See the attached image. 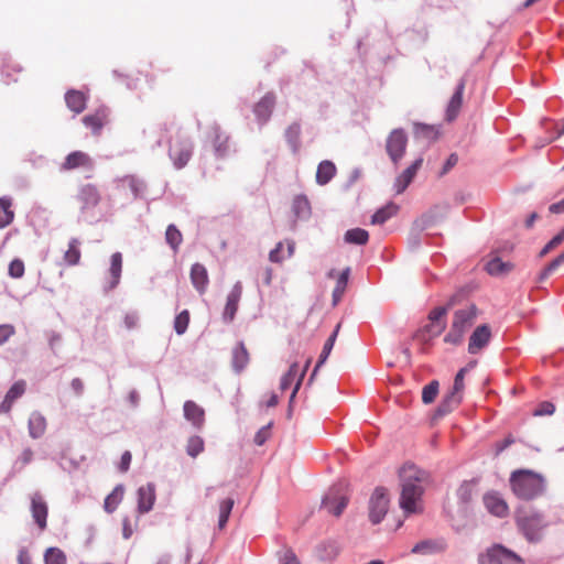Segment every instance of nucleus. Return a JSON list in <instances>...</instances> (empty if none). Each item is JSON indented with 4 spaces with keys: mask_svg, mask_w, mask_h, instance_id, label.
I'll return each mask as SVG.
<instances>
[{
    "mask_svg": "<svg viewBox=\"0 0 564 564\" xmlns=\"http://www.w3.org/2000/svg\"><path fill=\"white\" fill-rule=\"evenodd\" d=\"M400 507L406 514L422 512L423 473L413 465H405L400 470Z\"/></svg>",
    "mask_w": 564,
    "mask_h": 564,
    "instance_id": "f257e3e1",
    "label": "nucleus"
},
{
    "mask_svg": "<svg viewBox=\"0 0 564 564\" xmlns=\"http://www.w3.org/2000/svg\"><path fill=\"white\" fill-rule=\"evenodd\" d=\"M509 484L512 494L524 501L541 497L546 489L545 477L531 469H516L510 474Z\"/></svg>",
    "mask_w": 564,
    "mask_h": 564,
    "instance_id": "f03ea898",
    "label": "nucleus"
},
{
    "mask_svg": "<svg viewBox=\"0 0 564 564\" xmlns=\"http://www.w3.org/2000/svg\"><path fill=\"white\" fill-rule=\"evenodd\" d=\"M516 525L530 543L540 542L543 531L547 528L544 516L535 510H519L516 514Z\"/></svg>",
    "mask_w": 564,
    "mask_h": 564,
    "instance_id": "7ed1b4c3",
    "label": "nucleus"
},
{
    "mask_svg": "<svg viewBox=\"0 0 564 564\" xmlns=\"http://www.w3.org/2000/svg\"><path fill=\"white\" fill-rule=\"evenodd\" d=\"M477 314L478 310L475 304L457 310L453 315L452 325L444 337V341L454 346L462 344L465 334L474 325Z\"/></svg>",
    "mask_w": 564,
    "mask_h": 564,
    "instance_id": "20e7f679",
    "label": "nucleus"
},
{
    "mask_svg": "<svg viewBox=\"0 0 564 564\" xmlns=\"http://www.w3.org/2000/svg\"><path fill=\"white\" fill-rule=\"evenodd\" d=\"M193 154V144L187 135L182 131H177L171 139L169 144V156L173 161L176 169L184 167L191 160Z\"/></svg>",
    "mask_w": 564,
    "mask_h": 564,
    "instance_id": "39448f33",
    "label": "nucleus"
},
{
    "mask_svg": "<svg viewBox=\"0 0 564 564\" xmlns=\"http://www.w3.org/2000/svg\"><path fill=\"white\" fill-rule=\"evenodd\" d=\"M390 499L384 488L375 489L369 501V519L373 524L382 521L389 509Z\"/></svg>",
    "mask_w": 564,
    "mask_h": 564,
    "instance_id": "423d86ee",
    "label": "nucleus"
},
{
    "mask_svg": "<svg viewBox=\"0 0 564 564\" xmlns=\"http://www.w3.org/2000/svg\"><path fill=\"white\" fill-rule=\"evenodd\" d=\"M408 138L402 129H394L387 139V152L394 164L403 158L406 149Z\"/></svg>",
    "mask_w": 564,
    "mask_h": 564,
    "instance_id": "0eeeda50",
    "label": "nucleus"
},
{
    "mask_svg": "<svg viewBox=\"0 0 564 564\" xmlns=\"http://www.w3.org/2000/svg\"><path fill=\"white\" fill-rule=\"evenodd\" d=\"M80 212H86L95 208L101 200V195L98 187L94 184H85L78 188L75 197Z\"/></svg>",
    "mask_w": 564,
    "mask_h": 564,
    "instance_id": "6e6552de",
    "label": "nucleus"
},
{
    "mask_svg": "<svg viewBox=\"0 0 564 564\" xmlns=\"http://www.w3.org/2000/svg\"><path fill=\"white\" fill-rule=\"evenodd\" d=\"M110 110L106 106L98 107L94 112L83 117V124L91 130L96 137L100 135L101 130L109 123Z\"/></svg>",
    "mask_w": 564,
    "mask_h": 564,
    "instance_id": "1a4fd4ad",
    "label": "nucleus"
},
{
    "mask_svg": "<svg viewBox=\"0 0 564 564\" xmlns=\"http://www.w3.org/2000/svg\"><path fill=\"white\" fill-rule=\"evenodd\" d=\"M94 161L90 155L84 151H73L66 155L64 162L61 164L62 171H72L76 169L91 170Z\"/></svg>",
    "mask_w": 564,
    "mask_h": 564,
    "instance_id": "9d476101",
    "label": "nucleus"
},
{
    "mask_svg": "<svg viewBox=\"0 0 564 564\" xmlns=\"http://www.w3.org/2000/svg\"><path fill=\"white\" fill-rule=\"evenodd\" d=\"M122 272V254L120 252H115L110 257V268L108 270V274L105 279L104 291L109 292L115 290L120 282Z\"/></svg>",
    "mask_w": 564,
    "mask_h": 564,
    "instance_id": "9b49d317",
    "label": "nucleus"
},
{
    "mask_svg": "<svg viewBox=\"0 0 564 564\" xmlns=\"http://www.w3.org/2000/svg\"><path fill=\"white\" fill-rule=\"evenodd\" d=\"M311 364V359H307L303 370L300 372L299 370V364L295 361L293 362L291 366H290V369L289 371L282 377L281 379V383H280V389L282 391H285L286 389L290 388V386L292 384V382L295 380V378L297 377V380H296V383H295V387H294V390L292 392V395H291V400L295 397L296 392L299 391L300 387H301V383H302V380L305 376V372Z\"/></svg>",
    "mask_w": 564,
    "mask_h": 564,
    "instance_id": "f8f14e48",
    "label": "nucleus"
},
{
    "mask_svg": "<svg viewBox=\"0 0 564 564\" xmlns=\"http://www.w3.org/2000/svg\"><path fill=\"white\" fill-rule=\"evenodd\" d=\"M31 513L40 530H45L47 525L48 507L39 492H35L31 497Z\"/></svg>",
    "mask_w": 564,
    "mask_h": 564,
    "instance_id": "ddd939ff",
    "label": "nucleus"
},
{
    "mask_svg": "<svg viewBox=\"0 0 564 564\" xmlns=\"http://www.w3.org/2000/svg\"><path fill=\"white\" fill-rule=\"evenodd\" d=\"M491 338V330L488 325H480L475 328L469 337L468 351L469 354H478L485 348Z\"/></svg>",
    "mask_w": 564,
    "mask_h": 564,
    "instance_id": "4468645a",
    "label": "nucleus"
},
{
    "mask_svg": "<svg viewBox=\"0 0 564 564\" xmlns=\"http://www.w3.org/2000/svg\"><path fill=\"white\" fill-rule=\"evenodd\" d=\"M484 505L492 516L505 518L509 513L508 503L498 492H487L484 496Z\"/></svg>",
    "mask_w": 564,
    "mask_h": 564,
    "instance_id": "2eb2a0df",
    "label": "nucleus"
},
{
    "mask_svg": "<svg viewBox=\"0 0 564 564\" xmlns=\"http://www.w3.org/2000/svg\"><path fill=\"white\" fill-rule=\"evenodd\" d=\"M347 505L348 498L338 491H330L322 501V508L335 517H339Z\"/></svg>",
    "mask_w": 564,
    "mask_h": 564,
    "instance_id": "dca6fc26",
    "label": "nucleus"
},
{
    "mask_svg": "<svg viewBox=\"0 0 564 564\" xmlns=\"http://www.w3.org/2000/svg\"><path fill=\"white\" fill-rule=\"evenodd\" d=\"M422 164L423 158L420 156L395 178L394 188L397 194H402L406 189V187L415 177L417 171L421 169Z\"/></svg>",
    "mask_w": 564,
    "mask_h": 564,
    "instance_id": "f3484780",
    "label": "nucleus"
},
{
    "mask_svg": "<svg viewBox=\"0 0 564 564\" xmlns=\"http://www.w3.org/2000/svg\"><path fill=\"white\" fill-rule=\"evenodd\" d=\"M184 417L192 423V425L200 430L205 423V411L194 401H186L183 406Z\"/></svg>",
    "mask_w": 564,
    "mask_h": 564,
    "instance_id": "a211bd4d",
    "label": "nucleus"
},
{
    "mask_svg": "<svg viewBox=\"0 0 564 564\" xmlns=\"http://www.w3.org/2000/svg\"><path fill=\"white\" fill-rule=\"evenodd\" d=\"M250 361V354L242 341L236 344L231 350V367L236 373L242 372Z\"/></svg>",
    "mask_w": 564,
    "mask_h": 564,
    "instance_id": "6ab92c4d",
    "label": "nucleus"
},
{
    "mask_svg": "<svg viewBox=\"0 0 564 564\" xmlns=\"http://www.w3.org/2000/svg\"><path fill=\"white\" fill-rule=\"evenodd\" d=\"M242 295V285L240 282H237L227 296L226 306L224 310V318L228 322H231L237 313L238 303Z\"/></svg>",
    "mask_w": 564,
    "mask_h": 564,
    "instance_id": "aec40b11",
    "label": "nucleus"
},
{
    "mask_svg": "<svg viewBox=\"0 0 564 564\" xmlns=\"http://www.w3.org/2000/svg\"><path fill=\"white\" fill-rule=\"evenodd\" d=\"M26 383L24 380L15 381L7 392L3 401L0 403V413L10 412L15 400L21 398L25 392Z\"/></svg>",
    "mask_w": 564,
    "mask_h": 564,
    "instance_id": "412c9836",
    "label": "nucleus"
},
{
    "mask_svg": "<svg viewBox=\"0 0 564 564\" xmlns=\"http://www.w3.org/2000/svg\"><path fill=\"white\" fill-rule=\"evenodd\" d=\"M275 105V96L272 93L264 95L254 106V113L259 121L265 122L270 118Z\"/></svg>",
    "mask_w": 564,
    "mask_h": 564,
    "instance_id": "4be33fe9",
    "label": "nucleus"
},
{
    "mask_svg": "<svg viewBox=\"0 0 564 564\" xmlns=\"http://www.w3.org/2000/svg\"><path fill=\"white\" fill-rule=\"evenodd\" d=\"M465 90V80L462 79L456 88V91L452 96L447 109H446V119L448 121H453L459 113V110L463 105V94Z\"/></svg>",
    "mask_w": 564,
    "mask_h": 564,
    "instance_id": "5701e85b",
    "label": "nucleus"
},
{
    "mask_svg": "<svg viewBox=\"0 0 564 564\" xmlns=\"http://www.w3.org/2000/svg\"><path fill=\"white\" fill-rule=\"evenodd\" d=\"M446 547L444 540H423L416 543L411 552L414 554L430 555L443 552Z\"/></svg>",
    "mask_w": 564,
    "mask_h": 564,
    "instance_id": "b1692460",
    "label": "nucleus"
},
{
    "mask_svg": "<svg viewBox=\"0 0 564 564\" xmlns=\"http://www.w3.org/2000/svg\"><path fill=\"white\" fill-rule=\"evenodd\" d=\"M191 281L194 288L199 292L204 293L208 285V274L206 268L200 263H195L191 269Z\"/></svg>",
    "mask_w": 564,
    "mask_h": 564,
    "instance_id": "393cba45",
    "label": "nucleus"
},
{
    "mask_svg": "<svg viewBox=\"0 0 564 564\" xmlns=\"http://www.w3.org/2000/svg\"><path fill=\"white\" fill-rule=\"evenodd\" d=\"M155 501L154 488L151 485L140 487L138 490V509L141 513L149 512Z\"/></svg>",
    "mask_w": 564,
    "mask_h": 564,
    "instance_id": "a878e982",
    "label": "nucleus"
},
{
    "mask_svg": "<svg viewBox=\"0 0 564 564\" xmlns=\"http://www.w3.org/2000/svg\"><path fill=\"white\" fill-rule=\"evenodd\" d=\"M67 107L75 113H80L86 108V96L79 90H69L65 95Z\"/></svg>",
    "mask_w": 564,
    "mask_h": 564,
    "instance_id": "bb28decb",
    "label": "nucleus"
},
{
    "mask_svg": "<svg viewBox=\"0 0 564 564\" xmlns=\"http://www.w3.org/2000/svg\"><path fill=\"white\" fill-rule=\"evenodd\" d=\"M463 401V398L453 392H448L436 409V414L444 416L455 410Z\"/></svg>",
    "mask_w": 564,
    "mask_h": 564,
    "instance_id": "cd10ccee",
    "label": "nucleus"
},
{
    "mask_svg": "<svg viewBox=\"0 0 564 564\" xmlns=\"http://www.w3.org/2000/svg\"><path fill=\"white\" fill-rule=\"evenodd\" d=\"M486 270L490 275L501 276L510 273L513 270V264L496 257L487 262Z\"/></svg>",
    "mask_w": 564,
    "mask_h": 564,
    "instance_id": "c85d7f7f",
    "label": "nucleus"
},
{
    "mask_svg": "<svg viewBox=\"0 0 564 564\" xmlns=\"http://www.w3.org/2000/svg\"><path fill=\"white\" fill-rule=\"evenodd\" d=\"M12 198H0V229L8 227L14 219V210L12 209Z\"/></svg>",
    "mask_w": 564,
    "mask_h": 564,
    "instance_id": "c756f323",
    "label": "nucleus"
},
{
    "mask_svg": "<svg viewBox=\"0 0 564 564\" xmlns=\"http://www.w3.org/2000/svg\"><path fill=\"white\" fill-rule=\"evenodd\" d=\"M124 495V487L118 485L106 497L104 502V509L107 513H112L118 506L121 503Z\"/></svg>",
    "mask_w": 564,
    "mask_h": 564,
    "instance_id": "7c9ffc66",
    "label": "nucleus"
},
{
    "mask_svg": "<svg viewBox=\"0 0 564 564\" xmlns=\"http://www.w3.org/2000/svg\"><path fill=\"white\" fill-rule=\"evenodd\" d=\"M213 142L216 154L224 158L229 151V138L220 131L219 127L213 128Z\"/></svg>",
    "mask_w": 564,
    "mask_h": 564,
    "instance_id": "2f4dec72",
    "label": "nucleus"
},
{
    "mask_svg": "<svg viewBox=\"0 0 564 564\" xmlns=\"http://www.w3.org/2000/svg\"><path fill=\"white\" fill-rule=\"evenodd\" d=\"M336 173V166L330 161H322L318 164L317 171H316V182L319 185L327 184L335 175Z\"/></svg>",
    "mask_w": 564,
    "mask_h": 564,
    "instance_id": "473e14b6",
    "label": "nucleus"
},
{
    "mask_svg": "<svg viewBox=\"0 0 564 564\" xmlns=\"http://www.w3.org/2000/svg\"><path fill=\"white\" fill-rule=\"evenodd\" d=\"M45 430H46L45 417L39 412L32 413L29 419L30 435L33 438L41 437L45 433Z\"/></svg>",
    "mask_w": 564,
    "mask_h": 564,
    "instance_id": "72a5a7b5",
    "label": "nucleus"
},
{
    "mask_svg": "<svg viewBox=\"0 0 564 564\" xmlns=\"http://www.w3.org/2000/svg\"><path fill=\"white\" fill-rule=\"evenodd\" d=\"M349 274H350V269L346 268L345 270H343L340 272L339 276L337 278L336 285L333 290V305L334 306L340 302V300L347 289Z\"/></svg>",
    "mask_w": 564,
    "mask_h": 564,
    "instance_id": "f704fd0d",
    "label": "nucleus"
},
{
    "mask_svg": "<svg viewBox=\"0 0 564 564\" xmlns=\"http://www.w3.org/2000/svg\"><path fill=\"white\" fill-rule=\"evenodd\" d=\"M340 328V323L337 324L336 328L334 329L333 334L328 337L326 343L324 344L323 350L319 355L318 361L313 370L312 377H314L318 370V368L327 360L328 356L330 355V351L334 347V344L336 341L338 332Z\"/></svg>",
    "mask_w": 564,
    "mask_h": 564,
    "instance_id": "c9c22d12",
    "label": "nucleus"
},
{
    "mask_svg": "<svg viewBox=\"0 0 564 564\" xmlns=\"http://www.w3.org/2000/svg\"><path fill=\"white\" fill-rule=\"evenodd\" d=\"M399 210V207L393 204L389 203L382 208L378 209L371 218V224L373 225H381L384 224L388 219H390L392 216H394Z\"/></svg>",
    "mask_w": 564,
    "mask_h": 564,
    "instance_id": "e433bc0d",
    "label": "nucleus"
},
{
    "mask_svg": "<svg viewBox=\"0 0 564 564\" xmlns=\"http://www.w3.org/2000/svg\"><path fill=\"white\" fill-rule=\"evenodd\" d=\"M344 240L346 243L364 246L369 240V234L361 228L349 229L345 232Z\"/></svg>",
    "mask_w": 564,
    "mask_h": 564,
    "instance_id": "4c0bfd02",
    "label": "nucleus"
},
{
    "mask_svg": "<svg viewBox=\"0 0 564 564\" xmlns=\"http://www.w3.org/2000/svg\"><path fill=\"white\" fill-rule=\"evenodd\" d=\"M292 210L296 218L308 217L311 214V205L308 199L303 195L294 197L292 203Z\"/></svg>",
    "mask_w": 564,
    "mask_h": 564,
    "instance_id": "58836bf2",
    "label": "nucleus"
},
{
    "mask_svg": "<svg viewBox=\"0 0 564 564\" xmlns=\"http://www.w3.org/2000/svg\"><path fill=\"white\" fill-rule=\"evenodd\" d=\"M80 241L77 238H72L68 242V249L64 253V260L68 265H76L80 260Z\"/></svg>",
    "mask_w": 564,
    "mask_h": 564,
    "instance_id": "ea45409f",
    "label": "nucleus"
},
{
    "mask_svg": "<svg viewBox=\"0 0 564 564\" xmlns=\"http://www.w3.org/2000/svg\"><path fill=\"white\" fill-rule=\"evenodd\" d=\"M503 555L500 544L494 545L490 547L485 555H481L480 557V564H503L502 557Z\"/></svg>",
    "mask_w": 564,
    "mask_h": 564,
    "instance_id": "a19ab883",
    "label": "nucleus"
},
{
    "mask_svg": "<svg viewBox=\"0 0 564 564\" xmlns=\"http://www.w3.org/2000/svg\"><path fill=\"white\" fill-rule=\"evenodd\" d=\"M45 564H66V555L58 547H48L44 554Z\"/></svg>",
    "mask_w": 564,
    "mask_h": 564,
    "instance_id": "79ce46f5",
    "label": "nucleus"
},
{
    "mask_svg": "<svg viewBox=\"0 0 564 564\" xmlns=\"http://www.w3.org/2000/svg\"><path fill=\"white\" fill-rule=\"evenodd\" d=\"M165 239L171 248L176 251L183 241V236L174 225H169L165 231Z\"/></svg>",
    "mask_w": 564,
    "mask_h": 564,
    "instance_id": "37998d69",
    "label": "nucleus"
},
{
    "mask_svg": "<svg viewBox=\"0 0 564 564\" xmlns=\"http://www.w3.org/2000/svg\"><path fill=\"white\" fill-rule=\"evenodd\" d=\"M234 499L231 498H227V499H224L220 505H219V520H218V527L219 529H224L227 521H228V518L230 516V512L232 510V507H234Z\"/></svg>",
    "mask_w": 564,
    "mask_h": 564,
    "instance_id": "c03bdc74",
    "label": "nucleus"
},
{
    "mask_svg": "<svg viewBox=\"0 0 564 564\" xmlns=\"http://www.w3.org/2000/svg\"><path fill=\"white\" fill-rule=\"evenodd\" d=\"M458 296L459 294H455L448 300L446 306H438L432 310L430 312L429 318L432 322L441 321L446 315L447 311L457 303Z\"/></svg>",
    "mask_w": 564,
    "mask_h": 564,
    "instance_id": "a18cd8bd",
    "label": "nucleus"
},
{
    "mask_svg": "<svg viewBox=\"0 0 564 564\" xmlns=\"http://www.w3.org/2000/svg\"><path fill=\"white\" fill-rule=\"evenodd\" d=\"M204 451V440L200 436H191L186 444V453L191 457H196Z\"/></svg>",
    "mask_w": 564,
    "mask_h": 564,
    "instance_id": "49530a36",
    "label": "nucleus"
},
{
    "mask_svg": "<svg viewBox=\"0 0 564 564\" xmlns=\"http://www.w3.org/2000/svg\"><path fill=\"white\" fill-rule=\"evenodd\" d=\"M438 387H440L438 381L433 380L423 388V391H422L423 403L430 404V403L434 402V400L438 393Z\"/></svg>",
    "mask_w": 564,
    "mask_h": 564,
    "instance_id": "de8ad7c7",
    "label": "nucleus"
},
{
    "mask_svg": "<svg viewBox=\"0 0 564 564\" xmlns=\"http://www.w3.org/2000/svg\"><path fill=\"white\" fill-rule=\"evenodd\" d=\"M189 324V312L187 310L182 311L176 315L174 319V329L177 335H183L188 327Z\"/></svg>",
    "mask_w": 564,
    "mask_h": 564,
    "instance_id": "09e8293b",
    "label": "nucleus"
},
{
    "mask_svg": "<svg viewBox=\"0 0 564 564\" xmlns=\"http://www.w3.org/2000/svg\"><path fill=\"white\" fill-rule=\"evenodd\" d=\"M467 371H468V367H464V368L459 369V371L455 376L454 384L451 390V392H453L454 394H458L462 398H463L464 389H465L464 379H465V375L467 373Z\"/></svg>",
    "mask_w": 564,
    "mask_h": 564,
    "instance_id": "8fccbe9b",
    "label": "nucleus"
},
{
    "mask_svg": "<svg viewBox=\"0 0 564 564\" xmlns=\"http://www.w3.org/2000/svg\"><path fill=\"white\" fill-rule=\"evenodd\" d=\"M300 134L301 126L299 123H292L285 131V137L294 150L297 149Z\"/></svg>",
    "mask_w": 564,
    "mask_h": 564,
    "instance_id": "3c124183",
    "label": "nucleus"
},
{
    "mask_svg": "<svg viewBox=\"0 0 564 564\" xmlns=\"http://www.w3.org/2000/svg\"><path fill=\"white\" fill-rule=\"evenodd\" d=\"M122 187H129L133 197H137L143 189V184L133 176H126L120 181Z\"/></svg>",
    "mask_w": 564,
    "mask_h": 564,
    "instance_id": "603ef678",
    "label": "nucleus"
},
{
    "mask_svg": "<svg viewBox=\"0 0 564 564\" xmlns=\"http://www.w3.org/2000/svg\"><path fill=\"white\" fill-rule=\"evenodd\" d=\"M24 274V263L20 259H14L9 264V275L13 279L22 278Z\"/></svg>",
    "mask_w": 564,
    "mask_h": 564,
    "instance_id": "864d4df0",
    "label": "nucleus"
},
{
    "mask_svg": "<svg viewBox=\"0 0 564 564\" xmlns=\"http://www.w3.org/2000/svg\"><path fill=\"white\" fill-rule=\"evenodd\" d=\"M500 549L503 553V555H501V557L503 558L502 560L503 564H524L523 560L514 552L506 549L502 545H500Z\"/></svg>",
    "mask_w": 564,
    "mask_h": 564,
    "instance_id": "5fc2aeb1",
    "label": "nucleus"
},
{
    "mask_svg": "<svg viewBox=\"0 0 564 564\" xmlns=\"http://www.w3.org/2000/svg\"><path fill=\"white\" fill-rule=\"evenodd\" d=\"M473 484L470 482H464L459 489H458V496H459V499L463 501V502H468L470 499H471V496H473Z\"/></svg>",
    "mask_w": 564,
    "mask_h": 564,
    "instance_id": "6e6d98bb",
    "label": "nucleus"
},
{
    "mask_svg": "<svg viewBox=\"0 0 564 564\" xmlns=\"http://www.w3.org/2000/svg\"><path fill=\"white\" fill-rule=\"evenodd\" d=\"M555 411V406L551 402H542L539 404V406L534 410V415L542 416V415H551Z\"/></svg>",
    "mask_w": 564,
    "mask_h": 564,
    "instance_id": "4d7b16f0",
    "label": "nucleus"
},
{
    "mask_svg": "<svg viewBox=\"0 0 564 564\" xmlns=\"http://www.w3.org/2000/svg\"><path fill=\"white\" fill-rule=\"evenodd\" d=\"M270 427L271 423H269L267 426H263L260 429L256 436H254V443L259 446L263 445L265 441L270 437Z\"/></svg>",
    "mask_w": 564,
    "mask_h": 564,
    "instance_id": "13d9d810",
    "label": "nucleus"
},
{
    "mask_svg": "<svg viewBox=\"0 0 564 564\" xmlns=\"http://www.w3.org/2000/svg\"><path fill=\"white\" fill-rule=\"evenodd\" d=\"M283 250V242L280 241L276 243L275 248L272 249L269 253V260L273 263H281L284 257L281 254Z\"/></svg>",
    "mask_w": 564,
    "mask_h": 564,
    "instance_id": "bf43d9fd",
    "label": "nucleus"
},
{
    "mask_svg": "<svg viewBox=\"0 0 564 564\" xmlns=\"http://www.w3.org/2000/svg\"><path fill=\"white\" fill-rule=\"evenodd\" d=\"M14 333V326L10 324L0 325V345L4 344Z\"/></svg>",
    "mask_w": 564,
    "mask_h": 564,
    "instance_id": "052dcab7",
    "label": "nucleus"
},
{
    "mask_svg": "<svg viewBox=\"0 0 564 564\" xmlns=\"http://www.w3.org/2000/svg\"><path fill=\"white\" fill-rule=\"evenodd\" d=\"M280 564H301V562L291 549H286L280 558Z\"/></svg>",
    "mask_w": 564,
    "mask_h": 564,
    "instance_id": "680f3d73",
    "label": "nucleus"
},
{
    "mask_svg": "<svg viewBox=\"0 0 564 564\" xmlns=\"http://www.w3.org/2000/svg\"><path fill=\"white\" fill-rule=\"evenodd\" d=\"M11 72H21V68L13 62H7L3 66V74L7 77V83L17 82V78H11Z\"/></svg>",
    "mask_w": 564,
    "mask_h": 564,
    "instance_id": "e2e57ef3",
    "label": "nucleus"
},
{
    "mask_svg": "<svg viewBox=\"0 0 564 564\" xmlns=\"http://www.w3.org/2000/svg\"><path fill=\"white\" fill-rule=\"evenodd\" d=\"M457 162H458V156H457V154L452 153V154L448 156V159L446 160V162H445V164H444V166H443V170H442V171H441V173H440V176H443V175H445L446 173H448V172H449V170H451L452 167H454V166L457 164Z\"/></svg>",
    "mask_w": 564,
    "mask_h": 564,
    "instance_id": "0e129e2a",
    "label": "nucleus"
},
{
    "mask_svg": "<svg viewBox=\"0 0 564 564\" xmlns=\"http://www.w3.org/2000/svg\"><path fill=\"white\" fill-rule=\"evenodd\" d=\"M564 262V251L558 254L544 270V274L547 275L552 271L556 270Z\"/></svg>",
    "mask_w": 564,
    "mask_h": 564,
    "instance_id": "69168bd1",
    "label": "nucleus"
},
{
    "mask_svg": "<svg viewBox=\"0 0 564 564\" xmlns=\"http://www.w3.org/2000/svg\"><path fill=\"white\" fill-rule=\"evenodd\" d=\"M564 262V251L558 254L544 270V274L547 275L552 271L556 270Z\"/></svg>",
    "mask_w": 564,
    "mask_h": 564,
    "instance_id": "338daca9",
    "label": "nucleus"
},
{
    "mask_svg": "<svg viewBox=\"0 0 564 564\" xmlns=\"http://www.w3.org/2000/svg\"><path fill=\"white\" fill-rule=\"evenodd\" d=\"M70 388L75 395L79 397L83 394L85 386L80 378H74L70 382Z\"/></svg>",
    "mask_w": 564,
    "mask_h": 564,
    "instance_id": "774afa93",
    "label": "nucleus"
}]
</instances>
